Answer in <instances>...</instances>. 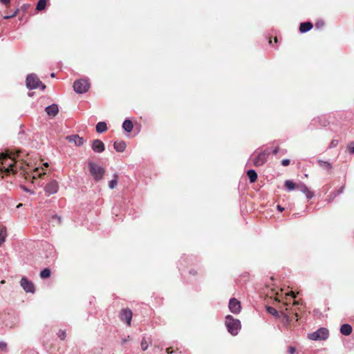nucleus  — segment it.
Returning a JSON list of instances; mask_svg holds the SVG:
<instances>
[{"label": "nucleus", "mask_w": 354, "mask_h": 354, "mask_svg": "<svg viewBox=\"0 0 354 354\" xmlns=\"http://www.w3.org/2000/svg\"><path fill=\"white\" fill-rule=\"evenodd\" d=\"M6 344L4 342H0V349L1 351H6Z\"/></svg>", "instance_id": "31"}, {"label": "nucleus", "mask_w": 354, "mask_h": 354, "mask_svg": "<svg viewBox=\"0 0 354 354\" xmlns=\"http://www.w3.org/2000/svg\"><path fill=\"white\" fill-rule=\"evenodd\" d=\"M17 155L15 153H2L0 154V174L5 173L10 174L21 171V174L28 172L29 165L16 160Z\"/></svg>", "instance_id": "2"}, {"label": "nucleus", "mask_w": 354, "mask_h": 354, "mask_svg": "<svg viewBox=\"0 0 354 354\" xmlns=\"http://www.w3.org/2000/svg\"><path fill=\"white\" fill-rule=\"evenodd\" d=\"M269 153V151H263L258 154V156L253 160L254 165L255 166H261L263 165L267 160V156Z\"/></svg>", "instance_id": "10"}, {"label": "nucleus", "mask_w": 354, "mask_h": 354, "mask_svg": "<svg viewBox=\"0 0 354 354\" xmlns=\"http://www.w3.org/2000/svg\"><path fill=\"white\" fill-rule=\"evenodd\" d=\"M114 149L119 152H122L126 149V143L124 141L115 142Z\"/></svg>", "instance_id": "17"}, {"label": "nucleus", "mask_w": 354, "mask_h": 354, "mask_svg": "<svg viewBox=\"0 0 354 354\" xmlns=\"http://www.w3.org/2000/svg\"><path fill=\"white\" fill-rule=\"evenodd\" d=\"M229 308L232 313H239L241 309L240 301L234 298L231 299L229 302Z\"/></svg>", "instance_id": "11"}, {"label": "nucleus", "mask_w": 354, "mask_h": 354, "mask_svg": "<svg viewBox=\"0 0 354 354\" xmlns=\"http://www.w3.org/2000/svg\"><path fill=\"white\" fill-rule=\"evenodd\" d=\"M44 165L45 166V167H48V164L47 162L44 163Z\"/></svg>", "instance_id": "40"}, {"label": "nucleus", "mask_w": 354, "mask_h": 354, "mask_svg": "<svg viewBox=\"0 0 354 354\" xmlns=\"http://www.w3.org/2000/svg\"><path fill=\"white\" fill-rule=\"evenodd\" d=\"M278 151H279V149H278V147H277V148H275V149H274V150L273 151V153H274V154H276V153L278 152Z\"/></svg>", "instance_id": "39"}, {"label": "nucleus", "mask_w": 354, "mask_h": 354, "mask_svg": "<svg viewBox=\"0 0 354 354\" xmlns=\"http://www.w3.org/2000/svg\"><path fill=\"white\" fill-rule=\"evenodd\" d=\"M277 209L280 211V212H282L284 209L283 207H282L280 205H278L277 206Z\"/></svg>", "instance_id": "38"}, {"label": "nucleus", "mask_w": 354, "mask_h": 354, "mask_svg": "<svg viewBox=\"0 0 354 354\" xmlns=\"http://www.w3.org/2000/svg\"><path fill=\"white\" fill-rule=\"evenodd\" d=\"M92 149L96 153H102L104 151V145L100 140H94L91 145Z\"/></svg>", "instance_id": "13"}, {"label": "nucleus", "mask_w": 354, "mask_h": 354, "mask_svg": "<svg viewBox=\"0 0 354 354\" xmlns=\"http://www.w3.org/2000/svg\"><path fill=\"white\" fill-rule=\"evenodd\" d=\"M313 27V25L310 22L301 23L299 27V30L301 32H306L310 30Z\"/></svg>", "instance_id": "19"}, {"label": "nucleus", "mask_w": 354, "mask_h": 354, "mask_svg": "<svg viewBox=\"0 0 354 354\" xmlns=\"http://www.w3.org/2000/svg\"><path fill=\"white\" fill-rule=\"evenodd\" d=\"M46 6V0H39L37 5V10H42L45 8Z\"/></svg>", "instance_id": "27"}, {"label": "nucleus", "mask_w": 354, "mask_h": 354, "mask_svg": "<svg viewBox=\"0 0 354 354\" xmlns=\"http://www.w3.org/2000/svg\"><path fill=\"white\" fill-rule=\"evenodd\" d=\"M267 310H268V312L269 313H270V314H272V315H278V312H277V310L275 308H272V307H268V308H267Z\"/></svg>", "instance_id": "29"}, {"label": "nucleus", "mask_w": 354, "mask_h": 354, "mask_svg": "<svg viewBox=\"0 0 354 354\" xmlns=\"http://www.w3.org/2000/svg\"><path fill=\"white\" fill-rule=\"evenodd\" d=\"M337 144V141H336V140H333L331 142V145H333V146H335Z\"/></svg>", "instance_id": "37"}, {"label": "nucleus", "mask_w": 354, "mask_h": 354, "mask_svg": "<svg viewBox=\"0 0 354 354\" xmlns=\"http://www.w3.org/2000/svg\"><path fill=\"white\" fill-rule=\"evenodd\" d=\"M120 319L122 321L126 322L130 326L132 319V312L129 309H123L120 313Z\"/></svg>", "instance_id": "12"}, {"label": "nucleus", "mask_w": 354, "mask_h": 354, "mask_svg": "<svg viewBox=\"0 0 354 354\" xmlns=\"http://www.w3.org/2000/svg\"><path fill=\"white\" fill-rule=\"evenodd\" d=\"M88 167L91 175L95 181L101 180L105 174V169L99 164L89 160L88 162Z\"/></svg>", "instance_id": "3"}, {"label": "nucleus", "mask_w": 354, "mask_h": 354, "mask_svg": "<svg viewBox=\"0 0 354 354\" xmlns=\"http://www.w3.org/2000/svg\"><path fill=\"white\" fill-rule=\"evenodd\" d=\"M297 187L299 189L301 192L305 194L308 198H313L314 195L313 193L307 187V186L305 184H299L297 186Z\"/></svg>", "instance_id": "15"}, {"label": "nucleus", "mask_w": 354, "mask_h": 354, "mask_svg": "<svg viewBox=\"0 0 354 354\" xmlns=\"http://www.w3.org/2000/svg\"><path fill=\"white\" fill-rule=\"evenodd\" d=\"M268 296L270 298H274V300L279 303H282L285 310L281 307L280 313L283 315L287 323H290L293 320L297 321V313L288 308L290 301L295 297V295L292 291L285 292L282 288L271 289L270 292H268Z\"/></svg>", "instance_id": "1"}, {"label": "nucleus", "mask_w": 354, "mask_h": 354, "mask_svg": "<svg viewBox=\"0 0 354 354\" xmlns=\"http://www.w3.org/2000/svg\"><path fill=\"white\" fill-rule=\"evenodd\" d=\"M328 337V330L325 328H322L315 332L308 334V338L311 340H325Z\"/></svg>", "instance_id": "5"}, {"label": "nucleus", "mask_w": 354, "mask_h": 354, "mask_svg": "<svg viewBox=\"0 0 354 354\" xmlns=\"http://www.w3.org/2000/svg\"><path fill=\"white\" fill-rule=\"evenodd\" d=\"M1 283H2V284L5 283V281H4V280H2V281H1Z\"/></svg>", "instance_id": "41"}, {"label": "nucleus", "mask_w": 354, "mask_h": 354, "mask_svg": "<svg viewBox=\"0 0 354 354\" xmlns=\"http://www.w3.org/2000/svg\"><path fill=\"white\" fill-rule=\"evenodd\" d=\"M141 348L143 351H145L148 348V344L145 339L141 342Z\"/></svg>", "instance_id": "30"}, {"label": "nucleus", "mask_w": 354, "mask_h": 354, "mask_svg": "<svg viewBox=\"0 0 354 354\" xmlns=\"http://www.w3.org/2000/svg\"><path fill=\"white\" fill-rule=\"evenodd\" d=\"M73 88L77 93H84L88 90L89 84L85 80H77L74 82Z\"/></svg>", "instance_id": "7"}, {"label": "nucleus", "mask_w": 354, "mask_h": 354, "mask_svg": "<svg viewBox=\"0 0 354 354\" xmlns=\"http://www.w3.org/2000/svg\"><path fill=\"white\" fill-rule=\"evenodd\" d=\"M107 129L106 124L104 122H98L96 125V131L98 133H103Z\"/></svg>", "instance_id": "22"}, {"label": "nucleus", "mask_w": 354, "mask_h": 354, "mask_svg": "<svg viewBox=\"0 0 354 354\" xmlns=\"http://www.w3.org/2000/svg\"><path fill=\"white\" fill-rule=\"evenodd\" d=\"M340 332L342 335H348L352 332V328L349 324H343L341 326Z\"/></svg>", "instance_id": "18"}, {"label": "nucleus", "mask_w": 354, "mask_h": 354, "mask_svg": "<svg viewBox=\"0 0 354 354\" xmlns=\"http://www.w3.org/2000/svg\"><path fill=\"white\" fill-rule=\"evenodd\" d=\"M46 111L49 116L55 117L59 111L58 106L56 104H52L46 108Z\"/></svg>", "instance_id": "16"}, {"label": "nucleus", "mask_w": 354, "mask_h": 354, "mask_svg": "<svg viewBox=\"0 0 354 354\" xmlns=\"http://www.w3.org/2000/svg\"><path fill=\"white\" fill-rule=\"evenodd\" d=\"M26 85L27 87L30 89L38 88L40 86L42 90H44L46 88V86L44 85L34 74L28 75L26 78Z\"/></svg>", "instance_id": "6"}, {"label": "nucleus", "mask_w": 354, "mask_h": 354, "mask_svg": "<svg viewBox=\"0 0 354 354\" xmlns=\"http://www.w3.org/2000/svg\"><path fill=\"white\" fill-rule=\"evenodd\" d=\"M46 173L43 168H35L32 171V178H36L37 177H41L42 175H44Z\"/></svg>", "instance_id": "20"}, {"label": "nucleus", "mask_w": 354, "mask_h": 354, "mask_svg": "<svg viewBox=\"0 0 354 354\" xmlns=\"http://www.w3.org/2000/svg\"><path fill=\"white\" fill-rule=\"evenodd\" d=\"M248 176L251 183H254L257 179V174L254 170L250 169L248 171Z\"/></svg>", "instance_id": "23"}, {"label": "nucleus", "mask_w": 354, "mask_h": 354, "mask_svg": "<svg viewBox=\"0 0 354 354\" xmlns=\"http://www.w3.org/2000/svg\"><path fill=\"white\" fill-rule=\"evenodd\" d=\"M225 326L227 328V330L232 335L238 334L241 329V323L239 319H234L231 315H227L225 317Z\"/></svg>", "instance_id": "4"}, {"label": "nucleus", "mask_w": 354, "mask_h": 354, "mask_svg": "<svg viewBox=\"0 0 354 354\" xmlns=\"http://www.w3.org/2000/svg\"><path fill=\"white\" fill-rule=\"evenodd\" d=\"M59 189L58 183L53 180L50 181L45 187V192L48 195L53 194L57 192Z\"/></svg>", "instance_id": "9"}, {"label": "nucleus", "mask_w": 354, "mask_h": 354, "mask_svg": "<svg viewBox=\"0 0 354 354\" xmlns=\"http://www.w3.org/2000/svg\"><path fill=\"white\" fill-rule=\"evenodd\" d=\"M349 149L352 153H354V142L350 145Z\"/></svg>", "instance_id": "35"}, {"label": "nucleus", "mask_w": 354, "mask_h": 354, "mask_svg": "<svg viewBox=\"0 0 354 354\" xmlns=\"http://www.w3.org/2000/svg\"><path fill=\"white\" fill-rule=\"evenodd\" d=\"M0 2L8 6L10 4V0H0Z\"/></svg>", "instance_id": "32"}, {"label": "nucleus", "mask_w": 354, "mask_h": 354, "mask_svg": "<svg viewBox=\"0 0 354 354\" xmlns=\"http://www.w3.org/2000/svg\"><path fill=\"white\" fill-rule=\"evenodd\" d=\"M113 179L110 180L109 182V187L110 189H113L114 188H115V187L117 186L118 185V174H114L113 175Z\"/></svg>", "instance_id": "24"}, {"label": "nucleus", "mask_w": 354, "mask_h": 354, "mask_svg": "<svg viewBox=\"0 0 354 354\" xmlns=\"http://www.w3.org/2000/svg\"><path fill=\"white\" fill-rule=\"evenodd\" d=\"M21 286L23 289L27 292H35V286L32 281L28 280V279L25 277H23L20 281Z\"/></svg>", "instance_id": "8"}, {"label": "nucleus", "mask_w": 354, "mask_h": 354, "mask_svg": "<svg viewBox=\"0 0 354 354\" xmlns=\"http://www.w3.org/2000/svg\"><path fill=\"white\" fill-rule=\"evenodd\" d=\"M122 127L126 131L131 132L133 129V123L131 120H126L123 122Z\"/></svg>", "instance_id": "21"}, {"label": "nucleus", "mask_w": 354, "mask_h": 354, "mask_svg": "<svg viewBox=\"0 0 354 354\" xmlns=\"http://www.w3.org/2000/svg\"><path fill=\"white\" fill-rule=\"evenodd\" d=\"M67 140L70 142L74 143L75 145L80 147L84 144V139L77 135H72L67 137Z\"/></svg>", "instance_id": "14"}, {"label": "nucleus", "mask_w": 354, "mask_h": 354, "mask_svg": "<svg viewBox=\"0 0 354 354\" xmlns=\"http://www.w3.org/2000/svg\"><path fill=\"white\" fill-rule=\"evenodd\" d=\"M295 348H293L292 346L288 348V352L290 354H293L295 353Z\"/></svg>", "instance_id": "34"}, {"label": "nucleus", "mask_w": 354, "mask_h": 354, "mask_svg": "<svg viewBox=\"0 0 354 354\" xmlns=\"http://www.w3.org/2000/svg\"><path fill=\"white\" fill-rule=\"evenodd\" d=\"M166 352H167L168 354H171V353H173V351L171 350V347H169V348H167L166 349Z\"/></svg>", "instance_id": "36"}, {"label": "nucleus", "mask_w": 354, "mask_h": 354, "mask_svg": "<svg viewBox=\"0 0 354 354\" xmlns=\"http://www.w3.org/2000/svg\"><path fill=\"white\" fill-rule=\"evenodd\" d=\"M51 77H55V74H54V73H52V74H51Z\"/></svg>", "instance_id": "42"}, {"label": "nucleus", "mask_w": 354, "mask_h": 354, "mask_svg": "<svg viewBox=\"0 0 354 354\" xmlns=\"http://www.w3.org/2000/svg\"><path fill=\"white\" fill-rule=\"evenodd\" d=\"M50 270L48 268H45L40 272V277L42 279H46L50 276Z\"/></svg>", "instance_id": "26"}, {"label": "nucleus", "mask_w": 354, "mask_h": 354, "mask_svg": "<svg viewBox=\"0 0 354 354\" xmlns=\"http://www.w3.org/2000/svg\"><path fill=\"white\" fill-rule=\"evenodd\" d=\"M290 164V160L288 159H285L282 160V165L283 166H288Z\"/></svg>", "instance_id": "33"}, {"label": "nucleus", "mask_w": 354, "mask_h": 354, "mask_svg": "<svg viewBox=\"0 0 354 354\" xmlns=\"http://www.w3.org/2000/svg\"><path fill=\"white\" fill-rule=\"evenodd\" d=\"M285 187L288 190L291 191V190H293L296 187V185L292 181H291L290 180H287L285 181Z\"/></svg>", "instance_id": "25"}, {"label": "nucleus", "mask_w": 354, "mask_h": 354, "mask_svg": "<svg viewBox=\"0 0 354 354\" xmlns=\"http://www.w3.org/2000/svg\"><path fill=\"white\" fill-rule=\"evenodd\" d=\"M58 337L64 340L66 337V333L65 330H60L58 333Z\"/></svg>", "instance_id": "28"}]
</instances>
